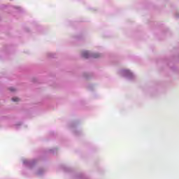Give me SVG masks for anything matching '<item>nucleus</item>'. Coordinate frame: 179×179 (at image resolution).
I'll return each instance as SVG.
<instances>
[{
	"instance_id": "1",
	"label": "nucleus",
	"mask_w": 179,
	"mask_h": 179,
	"mask_svg": "<svg viewBox=\"0 0 179 179\" xmlns=\"http://www.w3.org/2000/svg\"><path fill=\"white\" fill-rule=\"evenodd\" d=\"M83 58H89V52L87 51L83 52Z\"/></svg>"
},
{
	"instance_id": "2",
	"label": "nucleus",
	"mask_w": 179,
	"mask_h": 179,
	"mask_svg": "<svg viewBox=\"0 0 179 179\" xmlns=\"http://www.w3.org/2000/svg\"><path fill=\"white\" fill-rule=\"evenodd\" d=\"M93 58H99V57H100V55L99 53H96L94 55H93Z\"/></svg>"
},
{
	"instance_id": "3",
	"label": "nucleus",
	"mask_w": 179,
	"mask_h": 179,
	"mask_svg": "<svg viewBox=\"0 0 179 179\" xmlns=\"http://www.w3.org/2000/svg\"><path fill=\"white\" fill-rule=\"evenodd\" d=\"M12 100H13V101H19L20 99L17 97H14L12 99Z\"/></svg>"
},
{
	"instance_id": "4",
	"label": "nucleus",
	"mask_w": 179,
	"mask_h": 179,
	"mask_svg": "<svg viewBox=\"0 0 179 179\" xmlns=\"http://www.w3.org/2000/svg\"><path fill=\"white\" fill-rule=\"evenodd\" d=\"M9 90H10V92H15V88L10 87L9 88Z\"/></svg>"
}]
</instances>
